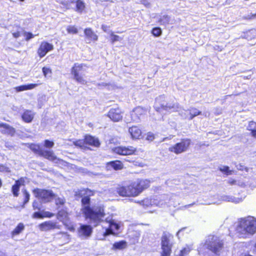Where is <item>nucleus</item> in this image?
<instances>
[{
	"instance_id": "f257e3e1",
	"label": "nucleus",
	"mask_w": 256,
	"mask_h": 256,
	"mask_svg": "<svg viewBox=\"0 0 256 256\" xmlns=\"http://www.w3.org/2000/svg\"><path fill=\"white\" fill-rule=\"evenodd\" d=\"M94 190L86 188L78 190L75 192L74 196L76 198H82V212L85 218L88 220L96 227L103 222L106 214L103 206H91L90 196H94Z\"/></svg>"
},
{
	"instance_id": "f03ea898",
	"label": "nucleus",
	"mask_w": 256,
	"mask_h": 256,
	"mask_svg": "<svg viewBox=\"0 0 256 256\" xmlns=\"http://www.w3.org/2000/svg\"><path fill=\"white\" fill-rule=\"evenodd\" d=\"M150 180L146 178H138L128 184L122 182L118 184L116 192L122 197L134 198L148 189L150 186Z\"/></svg>"
},
{
	"instance_id": "7ed1b4c3",
	"label": "nucleus",
	"mask_w": 256,
	"mask_h": 256,
	"mask_svg": "<svg viewBox=\"0 0 256 256\" xmlns=\"http://www.w3.org/2000/svg\"><path fill=\"white\" fill-rule=\"evenodd\" d=\"M236 233L239 237L247 238L256 233V218L248 216L237 220Z\"/></svg>"
},
{
	"instance_id": "20e7f679",
	"label": "nucleus",
	"mask_w": 256,
	"mask_h": 256,
	"mask_svg": "<svg viewBox=\"0 0 256 256\" xmlns=\"http://www.w3.org/2000/svg\"><path fill=\"white\" fill-rule=\"evenodd\" d=\"M28 148L36 154L42 157L50 162H62L58 158L52 150H44L39 144L30 143L28 144Z\"/></svg>"
},
{
	"instance_id": "39448f33",
	"label": "nucleus",
	"mask_w": 256,
	"mask_h": 256,
	"mask_svg": "<svg viewBox=\"0 0 256 256\" xmlns=\"http://www.w3.org/2000/svg\"><path fill=\"white\" fill-rule=\"evenodd\" d=\"M192 140L188 138H182L178 142L169 147L168 150L176 154H180L186 152L190 146Z\"/></svg>"
},
{
	"instance_id": "423d86ee",
	"label": "nucleus",
	"mask_w": 256,
	"mask_h": 256,
	"mask_svg": "<svg viewBox=\"0 0 256 256\" xmlns=\"http://www.w3.org/2000/svg\"><path fill=\"white\" fill-rule=\"evenodd\" d=\"M34 196L44 203L52 202L56 195L52 190L36 188L32 190Z\"/></svg>"
},
{
	"instance_id": "0eeeda50",
	"label": "nucleus",
	"mask_w": 256,
	"mask_h": 256,
	"mask_svg": "<svg viewBox=\"0 0 256 256\" xmlns=\"http://www.w3.org/2000/svg\"><path fill=\"white\" fill-rule=\"evenodd\" d=\"M85 66H86L85 64L75 63L71 68L70 72L73 78L78 83L82 84L86 83L84 74Z\"/></svg>"
},
{
	"instance_id": "6e6552de",
	"label": "nucleus",
	"mask_w": 256,
	"mask_h": 256,
	"mask_svg": "<svg viewBox=\"0 0 256 256\" xmlns=\"http://www.w3.org/2000/svg\"><path fill=\"white\" fill-rule=\"evenodd\" d=\"M147 113L146 108L141 106H136L130 113L131 120L134 122H138L146 116Z\"/></svg>"
},
{
	"instance_id": "1a4fd4ad",
	"label": "nucleus",
	"mask_w": 256,
	"mask_h": 256,
	"mask_svg": "<svg viewBox=\"0 0 256 256\" xmlns=\"http://www.w3.org/2000/svg\"><path fill=\"white\" fill-rule=\"evenodd\" d=\"M137 148L132 146H118L113 148V152L120 156L135 155L137 152Z\"/></svg>"
},
{
	"instance_id": "9d476101",
	"label": "nucleus",
	"mask_w": 256,
	"mask_h": 256,
	"mask_svg": "<svg viewBox=\"0 0 256 256\" xmlns=\"http://www.w3.org/2000/svg\"><path fill=\"white\" fill-rule=\"evenodd\" d=\"M124 112L118 106L111 108L106 114V116L113 122H119L123 119Z\"/></svg>"
},
{
	"instance_id": "9b49d317",
	"label": "nucleus",
	"mask_w": 256,
	"mask_h": 256,
	"mask_svg": "<svg viewBox=\"0 0 256 256\" xmlns=\"http://www.w3.org/2000/svg\"><path fill=\"white\" fill-rule=\"evenodd\" d=\"M206 248L214 254L218 252L223 246V243L222 240L214 238L211 240H206Z\"/></svg>"
},
{
	"instance_id": "f8f14e48",
	"label": "nucleus",
	"mask_w": 256,
	"mask_h": 256,
	"mask_svg": "<svg viewBox=\"0 0 256 256\" xmlns=\"http://www.w3.org/2000/svg\"><path fill=\"white\" fill-rule=\"evenodd\" d=\"M162 256H170L172 252V245L170 244L168 236L164 234L162 236Z\"/></svg>"
},
{
	"instance_id": "ddd939ff",
	"label": "nucleus",
	"mask_w": 256,
	"mask_h": 256,
	"mask_svg": "<svg viewBox=\"0 0 256 256\" xmlns=\"http://www.w3.org/2000/svg\"><path fill=\"white\" fill-rule=\"evenodd\" d=\"M54 50L52 44L48 42H42L37 50V54L40 58H44L49 52Z\"/></svg>"
},
{
	"instance_id": "4468645a",
	"label": "nucleus",
	"mask_w": 256,
	"mask_h": 256,
	"mask_svg": "<svg viewBox=\"0 0 256 256\" xmlns=\"http://www.w3.org/2000/svg\"><path fill=\"white\" fill-rule=\"evenodd\" d=\"M38 228L42 231H48L55 229L59 230L60 226L56 222L48 220L39 224Z\"/></svg>"
},
{
	"instance_id": "2eb2a0df",
	"label": "nucleus",
	"mask_w": 256,
	"mask_h": 256,
	"mask_svg": "<svg viewBox=\"0 0 256 256\" xmlns=\"http://www.w3.org/2000/svg\"><path fill=\"white\" fill-rule=\"evenodd\" d=\"M128 132L132 140H140L143 138L142 132L141 128L137 126H132L128 128Z\"/></svg>"
},
{
	"instance_id": "dca6fc26",
	"label": "nucleus",
	"mask_w": 256,
	"mask_h": 256,
	"mask_svg": "<svg viewBox=\"0 0 256 256\" xmlns=\"http://www.w3.org/2000/svg\"><path fill=\"white\" fill-rule=\"evenodd\" d=\"M84 36L86 43L90 44L91 42H94L98 39V36L90 28H86L84 30Z\"/></svg>"
},
{
	"instance_id": "f3484780",
	"label": "nucleus",
	"mask_w": 256,
	"mask_h": 256,
	"mask_svg": "<svg viewBox=\"0 0 256 256\" xmlns=\"http://www.w3.org/2000/svg\"><path fill=\"white\" fill-rule=\"evenodd\" d=\"M124 168L123 162L120 160H114L106 164V168L107 170H120Z\"/></svg>"
},
{
	"instance_id": "a211bd4d",
	"label": "nucleus",
	"mask_w": 256,
	"mask_h": 256,
	"mask_svg": "<svg viewBox=\"0 0 256 256\" xmlns=\"http://www.w3.org/2000/svg\"><path fill=\"white\" fill-rule=\"evenodd\" d=\"M24 178L21 177L15 181L14 184L12 187V192L15 197H18V196L20 186H24Z\"/></svg>"
},
{
	"instance_id": "6ab92c4d",
	"label": "nucleus",
	"mask_w": 256,
	"mask_h": 256,
	"mask_svg": "<svg viewBox=\"0 0 256 256\" xmlns=\"http://www.w3.org/2000/svg\"><path fill=\"white\" fill-rule=\"evenodd\" d=\"M86 146H92L93 147L98 148L100 145L99 140L95 136L90 134L84 136Z\"/></svg>"
},
{
	"instance_id": "aec40b11",
	"label": "nucleus",
	"mask_w": 256,
	"mask_h": 256,
	"mask_svg": "<svg viewBox=\"0 0 256 256\" xmlns=\"http://www.w3.org/2000/svg\"><path fill=\"white\" fill-rule=\"evenodd\" d=\"M69 215L70 213L68 212V208L64 207L58 210L56 216L58 220L64 222L69 220Z\"/></svg>"
},
{
	"instance_id": "412c9836",
	"label": "nucleus",
	"mask_w": 256,
	"mask_h": 256,
	"mask_svg": "<svg viewBox=\"0 0 256 256\" xmlns=\"http://www.w3.org/2000/svg\"><path fill=\"white\" fill-rule=\"evenodd\" d=\"M0 128H2L0 131L3 134L13 136L16 133L15 128L6 123H0Z\"/></svg>"
},
{
	"instance_id": "4be33fe9",
	"label": "nucleus",
	"mask_w": 256,
	"mask_h": 256,
	"mask_svg": "<svg viewBox=\"0 0 256 256\" xmlns=\"http://www.w3.org/2000/svg\"><path fill=\"white\" fill-rule=\"evenodd\" d=\"M34 113L31 110H26L22 114L21 118L24 122L30 123L34 119Z\"/></svg>"
},
{
	"instance_id": "5701e85b",
	"label": "nucleus",
	"mask_w": 256,
	"mask_h": 256,
	"mask_svg": "<svg viewBox=\"0 0 256 256\" xmlns=\"http://www.w3.org/2000/svg\"><path fill=\"white\" fill-rule=\"evenodd\" d=\"M246 129L250 132V136L256 140V122L254 120L248 122Z\"/></svg>"
},
{
	"instance_id": "b1692460",
	"label": "nucleus",
	"mask_w": 256,
	"mask_h": 256,
	"mask_svg": "<svg viewBox=\"0 0 256 256\" xmlns=\"http://www.w3.org/2000/svg\"><path fill=\"white\" fill-rule=\"evenodd\" d=\"M92 227L87 224L81 225L79 229V232L85 236H89L92 234Z\"/></svg>"
},
{
	"instance_id": "393cba45",
	"label": "nucleus",
	"mask_w": 256,
	"mask_h": 256,
	"mask_svg": "<svg viewBox=\"0 0 256 256\" xmlns=\"http://www.w3.org/2000/svg\"><path fill=\"white\" fill-rule=\"evenodd\" d=\"M54 214L50 212H36L32 214V218H50L54 216Z\"/></svg>"
},
{
	"instance_id": "a878e982",
	"label": "nucleus",
	"mask_w": 256,
	"mask_h": 256,
	"mask_svg": "<svg viewBox=\"0 0 256 256\" xmlns=\"http://www.w3.org/2000/svg\"><path fill=\"white\" fill-rule=\"evenodd\" d=\"M76 6L74 10L80 14H82L86 10V5L82 0H76L75 2Z\"/></svg>"
},
{
	"instance_id": "bb28decb",
	"label": "nucleus",
	"mask_w": 256,
	"mask_h": 256,
	"mask_svg": "<svg viewBox=\"0 0 256 256\" xmlns=\"http://www.w3.org/2000/svg\"><path fill=\"white\" fill-rule=\"evenodd\" d=\"M40 84H30L26 85H21L14 88L17 92L32 90Z\"/></svg>"
},
{
	"instance_id": "cd10ccee",
	"label": "nucleus",
	"mask_w": 256,
	"mask_h": 256,
	"mask_svg": "<svg viewBox=\"0 0 256 256\" xmlns=\"http://www.w3.org/2000/svg\"><path fill=\"white\" fill-rule=\"evenodd\" d=\"M24 229V224L20 222L18 224L16 227L11 232V236L14 237L18 235Z\"/></svg>"
},
{
	"instance_id": "c85d7f7f",
	"label": "nucleus",
	"mask_w": 256,
	"mask_h": 256,
	"mask_svg": "<svg viewBox=\"0 0 256 256\" xmlns=\"http://www.w3.org/2000/svg\"><path fill=\"white\" fill-rule=\"evenodd\" d=\"M170 17L168 14L161 16L158 20V22L162 26H166L170 24Z\"/></svg>"
},
{
	"instance_id": "c756f323",
	"label": "nucleus",
	"mask_w": 256,
	"mask_h": 256,
	"mask_svg": "<svg viewBox=\"0 0 256 256\" xmlns=\"http://www.w3.org/2000/svg\"><path fill=\"white\" fill-rule=\"evenodd\" d=\"M256 36V32L255 30L251 29L248 30L244 32L243 38L248 40H252Z\"/></svg>"
},
{
	"instance_id": "7c9ffc66",
	"label": "nucleus",
	"mask_w": 256,
	"mask_h": 256,
	"mask_svg": "<svg viewBox=\"0 0 256 256\" xmlns=\"http://www.w3.org/2000/svg\"><path fill=\"white\" fill-rule=\"evenodd\" d=\"M126 242L122 240L114 242L112 244V248L114 250H122L126 248Z\"/></svg>"
},
{
	"instance_id": "2f4dec72",
	"label": "nucleus",
	"mask_w": 256,
	"mask_h": 256,
	"mask_svg": "<svg viewBox=\"0 0 256 256\" xmlns=\"http://www.w3.org/2000/svg\"><path fill=\"white\" fill-rule=\"evenodd\" d=\"M73 144L76 147L83 148L84 150L88 149V147L86 146L85 138L84 139L76 140L73 142Z\"/></svg>"
},
{
	"instance_id": "473e14b6",
	"label": "nucleus",
	"mask_w": 256,
	"mask_h": 256,
	"mask_svg": "<svg viewBox=\"0 0 256 256\" xmlns=\"http://www.w3.org/2000/svg\"><path fill=\"white\" fill-rule=\"evenodd\" d=\"M162 33V29L160 27H154L151 30V34L154 37L160 36Z\"/></svg>"
},
{
	"instance_id": "72a5a7b5",
	"label": "nucleus",
	"mask_w": 256,
	"mask_h": 256,
	"mask_svg": "<svg viewBox=\"0 0 256 256\" xmlns=\"http://www.w3.org/2000/svg\"><path fill=\"white\" fill-rule=\"evenodd\" d=\"M22 193L24 196V201L22 202L23 205H25L26 204H27L30 198V194L29 192L27 190L24 188L22 190Z\"/></svg>"
},
{
	"instance_id": "f704fd0d",
	"label": "nucleus",
	"mask_w": 256,
	"mask_h": 256,
	"mask_svg": "<svg viewBox=\"0 0 256 256\" xmlns=\"http://www.w3.org/2000/svg\"><path fill=\"white\" fill-rule=\"evenodd\" d=\"M189 120H191L195 116L201 114L202 112L198 110L196 108H192L190 110Z\"/></svg>"
},
{
	"instance_id": "c9c22d12",
	"label": "nucleus",
	"mask_w": 256,
	"mask_h": 256,
	"mask_svg": "<svg viewBox=\"0 0 256 256\" xmlns=\"http://www.w3.org/2000/svg\"><path fill=\"white\" fill-rule=\"evenodd\" d=\"M54 198L55 201V204L58 206V208L60 206L64 205L66 202V199L64 197L57 198H56L55 197Z\"/></svg>"
},
{
	"instance_id": "e433bc0d",
	"label": "nucleus",
	"mask_w": 256,
	"mask_h": 256,
	"mask_svg": "<svg viewBox=\"0 0 256 256\" xmlns=\"http://www.w3.org/2000/svg\"><path fill=\"white\" fill-rule=\"evenodd\" d=\"M191 250V248L189 246H186L180 250L178 256H186L188 254Z\"/></svg>"
},
{
	"instance_id": "4c0bfd02",
	"label": "nucleus",
	"mask_w": 256,
	"mask_h": 256,
	"mask_svg": "<svg viewBox=\"0 0 256 256\" xmlns=\"http://www.w3.org/2000/svg\"><path fill=\"white\" fill-rule=\"evenodd\" d=\"M66 31L70 34H76L78 32V29L74 26H68L66 28Z\"/></svg>"
},
{
	"instance_id": "58836bf2",
	"label": "nucleus",
	"mask_w": 256,
	"mask_h": 256,
	"mask_svg": "<svg viewBox=\"0 0 256 256\" xmlns=\"http://www.w3.org/2000/svg\"><path fill=\"white\" fill-rule=\"evenodd\" d=\"M54 143L52 140H45L44 141V146L46 148H52L54 147Z\"/></svg>"
},
{
	"instance_id": "ea45409f",
	"label": "nucleus",
	"mask_w": 256,
	"mask_h": 256,
	"mask_svg": "<svg viewBox=\"0 0 256 256\" xmlns=\"http://www.w3.org/2000/svg\"><path fill=\"white\" fill-rule=\"evenodd\" d=\"M70 2L62 1L60 2V4L63 6L64 8L66 10H70L71 8L70 4L72 3H75V2L76 0H70Z\"/></svg>"
},
{
	"instance_id": "a19ab883",
	"label": "nucleus",
	"mask_w": 256,
	"mask_h": 256,
	"mask_svg": "<svg viewBox=\"0 0 256 256\" xmlns=\"http://www.w3.org/2000/svg\"><path fill=\"white\" fill-rule=\"evenodd\" d=\"M244 196H242L240 197L234 196L230 198L228 200L237 204L242 202L244 199Z\"/></svg>"
},
{
	"instance_id": "79ce46f5",
	"label": "nucleus",
	"mask_w": 256,
	"mask_h": 256,
	"mask_svg": "<svg viewBox=\"0 0 256 256\" xmlns=\"http://www.w3.org/2000/svg\"><path fill=\"white\" fill-rule=\"evenodd\" d=\"M110 40L112 44H114L116 42L120 41L121 40V38L115 34L114 32H110Z\"/></svg>"
},
{
	"instance_id": "37998d69",
	"label": "nucleus",
	"mask_w": 256,
	"mask_h": 256,
	"mask_svg": "<svg viewBox=\"0 0 256 256\" xmlns=\"http://www.w3.org/2000/svg\"><path fill=\"white\" fill-rule=\"evenodd\" d=\"M220 170L226 175L232 174V171L230 170L228 166H224L222 168H220Z\"/></svg>"
},
{
	"instance_id": "c03bdc74",
	"label": "nucleus",
	"mask_w": 256,
	"mask_h": 256,
	"mask_svg": "<svg viewBox=\"0 0 256 256\" xmlns=\"http://www.w3.org/2000/svg\"><path fill=\"white\" fill-rule=\"evenodd\" d=\"M228 184L230 186H234V185H239L240 186L244 187L246 186L244 183H242L241 184H239L237 182V181L232 178H230L227 182Z\"/></svg>"
},
{
	"instance_id": "a18cd8bd",
	"label": "nucleus",
	"mask_w": 256,
	"mask_h": 256,
	"mask_svg": "<svg viewBox=\"0 0 256 256\" xmlns=\"http://www.w3.org/2000/svg\"><path fill=\"white\" fill-rule=\"evenodd\" d=\"M155 134H154L152 132H147V134H146V140H148L149 142H152L155 139Z\"/></svg>"
},
{
	"instance_id": "49530a36",
	"label": "nucleus",
	"mask_w": 256,
	"mask_h": 256,
	"mask_svg": "<svg viewBox=\"0 0 256 256\" xmlns=\"http://www.w3.org/2000/svg\"><path fill=\"white\" fill-rule=\"evenodd\" d=\"M24 39L26 41H28L34 38L36 36H38V34L34 35L30 32H24Z\"/></svg>"
},
{
	"instance_id": "de8ad7c7",
	"label": "nucleus",
	"mask_w": 256,
	"mask_h": 256,
	"mask_svg": "<svg viewBox=\"0 0 256 256\" xmlns=\"http://www.w3.org/2000/svg\"><path fill=\"white\" fill-rule=\"evenodd\" d=\"M109 226L112 228V230H118L120 228V226L118 224L115 222L113 220L109 221Z\"/></svg>"
},
{
	"instance_id": "09e8293b",
	"label": "nucleus",
	"mask_w": 256,
	"mask_h": 256,
	"mask_svg": "<svg viewBox=\"0 0 256 256\" xmlns=\"http://www.w3.org/2000/svg\"><path fill=\"white\" fill-rule=\"evenodd\" d=\"M128 162L130 163H132L134 166H139V167H144L145 166V164L142 162H139L137 161L136 160H128Z\"/></svg>"
},
{
	"instance_id": "8fccbe9b",
	"label": "nucleus",
	"mask_w": 256,
	"mask_h": 256,
	"mask_svg": "<svg viewBox=\"0 0 256 256\" xmlns=\"http://www.w3.org/2000/svg\"><path fill=\"white\" fill-rule=\"evenodd\" d=\"M42 71L45 77H46L48 74H50L52 73V70L50 68L45 66L42 68Z\"/></svg>"
},
{
	"instance_id": "3c124183",
	"label": "nucleus",
	"mask_w": 256,
	"mask_h": 256,
	"mask_svg": "<svg viewBox=\"0 0 256 256\" xmlns=\"http://www.w3.org/2000/svg\"><path fill=\"white\" fill-rule=\"evenodd\" d=\"M256 18V12L255 13H250L244 17V19L246 20H250Z\"/></svg>"
},
{
	"instance_id": "603ef678",
	"label": "nucleus",
	"mask_w": 256,
	"mask_h": 256,
	"mask_svg": "<svg viewBox=\"0 0 256 256\" xmlns=\"http://www.w3.org/2000/svg\"><path fill=\"white\" fill-rule=\"evenodd\" d=\"M110 234H114V233L113 232L112 228L109 226V228H106L103 236H106Z\"/></svg>"
},
{
	"instance_id": "864d4df0",
	"label": "nucleus",
	"mask_w": 256,
	"mask_h": 256,
	"mask_svg": "<svg viewBox=\"0 0 256 256\" xmlns=\"http://www.w3.org/2000/svg\"><path fill=\"white\" fill-rule=\"evenodd\" d=\"M10 172V170L8 167L4 164H0V172Z\"/></svg>"
},
{
	"instance_id": "5fc2aeb1",
	"label": "nucleus",
	"mask_w": 256,
	"mask_h": 256,
	"mask_svg": "<svg viewBox=\"0 0 256 256\" xmlns=\"http://www.w3.org/2000/svg\"><path fill=\"white\" fill-rule=\"evenodd\" d=\"M32 208H33V209L34 210H40V208L39 206L38 203L36 201H34L32 202Z\"/></svg>"
},
{
	"instance_id": "6e6d98bb",
	"label": "nucleus",
	"mask_w": 256,
	"mask_h": 256,
	"mask_svg": "<svg viewBox=\"0 0 256 256\" xmlns=\"http://www.w3.org/2000/svg\"><path fill=\"white\" fill-rule=\"evenodd\" d=\"M12 36L15 38H18L20 36V32H16L12 33Z\"/></svg>"
},
{
	"instance_id": "4d7b16f0",
	"label": "nucleus",
	"mask_w": 256,
	"mask_h": 256,
	"mask_svg": "<svg viewBox=\"0 0 256 256\" xmlns=\"http://www.w3.org/2000/svg\"><path fill=\"white\" fill-rule=\"evenodd\" d=\"M148 201H149V200L148 199H146V200H142L140 201H138L137 202L140 204L144 206L145 204V202H148Z\"/></svg>"
},
{
	"instance_id": "13d9d810",
	"label": "nucleus",
	"mask_w": 256,
	"mask_h": 256,
	"mask_svg": "<svg viewBox=\"0 0 256 256\" xmlns=\"http://www.w3.org/2000/svg\"><path fill=\"white\" fill-rule=\"evenodd\" d=\"M109 27L106 26V25H102V30L104 32H107V30L108 29Z\"/></svg>"
},
{
	"instance_id": "bf43d9fd",
	"label": "nucleus",
	"mask_w": 256,
	"mask_h": 256,
	"mask_svg": "<svg viewBox=\"0 0 256 256\" xmlns=\"http://www.w3.org/2000/svg\"><path fill=\"white\" fill-rule=\"evenodd\" d=\"M142 3L144 4L145 6H148L149 5V3L146 0H142Z\"/></svg>"
},
{
	"instance_id": "052dcab7",
	"label": "nucleus",
	"mask_w": 256,
	"mask_h": 256,
	"mask_svg": "<svg viewBox=\"0 0 256 256\" xmlns=\"http://www.w3.org/2000/svg\"><path fill=\"white\" fill-rule=\"evenodd\" d=\"M2 186V179L0 178V188H1V187Z\"/></svg>"
},
{
	"instance_id": "680f3d73",
	"label": "nucleus",
	"mask_w": 256,
	"mask_h": 256,
	"mask_svg": "<svg viewBox=\"0 0 256 256\" xmlns=\"http://www.w3.org/2000/svg\"><path fill=\"white\" fill-rule=\"evenodd\" d=\"M254 246H255V248H256V244H254Z\"/></svg>"
},
{
	"instance_id": "e2e57ef3",
	"label": "nucleus",
	"mask_w": 256,
	"mask_h": 256,
	"mask_svg": "<svg viewBox=\"0 0 256 256\" xmlns=\"http://www.w3.org/2000/svg\"><path fill=\"white\" fill-rule=\"evenodd\" d=\"M24 0H20V1H21V2H22L24 1Z\"/></svg>"
}]
</instances>
